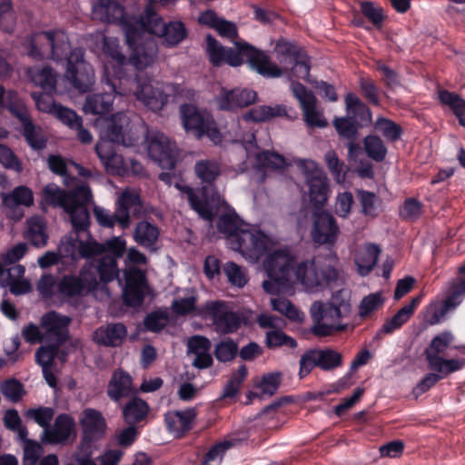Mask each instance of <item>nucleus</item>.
Segmentation results:
<instances>
[{
	"label": "nucleus",
	"instance_id": "f3484780",
	"mask_svg": "<svg viewBox=\"0 0 465 465\" xmlns=\"http://www.w3.org/2000/svg\"><path fill=\"white\" fill-rule=\"evenodd\" d=\"M93 19L108 24H117L125 34V27L135 28L139 18L125 15L124 6L113 0H96L92 6Z\"/></svg>",
	"mask_w": 465,
	"mask_h": 465
},
{
	"label": "nucleus",
	"instance_id": "ea45409f",
	"mask_svg": "<svg viewBox=\"0 0 465 465\" xmlns=\"http://www.w3.org/2000/svg\"><path fill=\"white\" fill-rule=\"evenodd\" d=\"M84 267L92 268L91 272L96 274L97 282H110L115 279H119L118 261L115 258H111L110 255L101 257L96 265L86 264ZM121 282L120 280H118Z\"/></svg>",
	"mask_w": 465,
	"mask_h": 465
},
{
	"label": "nucleus",
	"instance_id": "680f3d73",
	"mask_svg": "<svg viewBox=\"0 0 465 465\" xmlns=\"http://www.w3.org/2000/svg\"><path fill=\"white\" fill-rule=\"evenodd\" d=\"M384 303V299L381 292L371 293L362 298L359 304V315L364 319L370 317L374 312L381 308Z\"/></svg>",
	"mask_w": 465,
	"mask_h": 465
},
{
	"label": "nucleus",
	"instance_id": "49530a36",
	"mask_svg": "<svg viewBox=\"0 0 465 465\" xmlns=\"http://www.w3.org/2000/svg\"><path fill=\"white\" fill-rule=\"evenodd\" d=\"M363 149L367 156L377 163L384 161L388 153L383 141L379 136L372 134H369L363 139Z\"/></svg>",
	"mask_w": 465,
	"mask_h": 465
},
{
	"label": "nucleus",
	"instance_id": "9b49d317",
	"mask_svg": "<svg viewBox=\"0 0 465 465\" xmlns=\"http://www.w3.org/2000/svg\"><path fill=\"white\" fill-rule=\"evenodd\" d=\"M73 230L64 235L58 245L61 258L78 261L92 259L94 253L99 250L97 241L92 236L90 227V214L86 221H71Z\"/></svg>",
	"mask_w": 465,
	"mask_h": 465
},
{
	"label": "nucleus",
	"instance_id": "7c9ffc66",
	"mask_svg": "<svg viewBox=\"0 0 465 465\" xmlns=\"http://www.w3.org/2000/svg\"><path fill=\"white\" fill-rule=\"evenodd\" d=\"M160 237V230L157 225L147 221L138 222L134 229V241L141 247L153 252L157 250L156 244Z\"/></svg>",
	"mask_w": 465,
	"mask_h": 465
},
{
	"label": "nucleus",
	"instance_id": "0eeeda50",
	"mask_svg": "<svg viewBox=\"0 0 465 465\" xmlns=\"http://www.w3.org/2000/svg\"><path fill=\"white\" fill-rule=\"evenodd\" d=\"M134 95L145 107L153 112L161 111L171 100L173 103L180 101H193L195 92L184 83H167L163 87H154L152 80L138 83Z\"/></svg>",
	"mask_w": 465,
	"mask_h": 465
},
{
	"label": "nucleus",
	"instance_id": "e2e57ef3",
	"mask_svg": "<svg viewBox=\"0 0 465 465\" xmlns=\"http://www.w3.org/2000/svg\"><path fill=\"white\" fill-rule=\"evenodd\" d=\"M422 213V203L416 198H406L400 208V217L405 221H416Z\"/></svg>",
	"mask_w": 465,
	"mask_h": 465
},
{
	"label": "nucleus",
	"instance_id": "473e14b6",
	"mask_svg": "<svg viewBox=\"0 0 465 465\" xmlns=\"http://www.w3.org/2000/svg\"><path fill=\"white\" fill-rule=\"evenodd\" d=\"M16 117L23 124V135L29 146L36 151L45 149L47 143V137L41 127L33 124L25 108L16 112Z\"/></svg>",
	"mask_w": 465,
	"mask_h": 465
},
{
	"label": "nucleus",
	"instance_id": "603ef678",
	"mask_svg": "<svg viewBox=\"0 0 465 465\" xmlns=\"http://www.w3.org/2000/svg\"><path fill=\"white\" fill-rule=\"evenodd\" d=\"M265 344L268 349H276L280 347H288L295 349L298 343L294 338L287 335L280 329L269 331L266 332Z\"/></svg>",
	"mask_w": 465,
	"mask_h": 465
},
{
	"label": "nucleus",
	"instance_id": "423d86ee",
	"mask_svg": "<svg viewBox=\"0 0 465 465\" xmlns=\"http://www.w3.org/2000/svg\"><path fill=\"white\" fill-rule=\"evenodd\" d=\"M135 28L125 27V39L132 45L142 33L154 35L163 39V44L168 47H173L180 44L186 36L184 25L180 21L164 23L153 9L152 5L146 6L143 14L135 22Z\"/></svg>",
	"mask_w": 465,
	"mask_h": 465
},
{
	"label": "nucleus",
	"instance_id": "5701e85b",
	"mask_svg": "<svg viewBox=\"0 0 465 465\" xmlns=\"http://www.w3.org/2000/svg\"><path fill=\"white\" fill-rule=\"evenodd\" d=\"M70 322V317L61 315L54 311L44 314L41 319V326L45 331L44 342L58 346L63 344L68 338Z\"/></svg>",
	"mask_w": 465,
	"mask_h": 465
},
{
	"label": "nucleus",
	"instance_id": "c9c22d12",
	"mask_svg": "<svg viewBox=\"0 0 465 465\" xmlns=\"http://www.w3.org/2000/svg\"><path fill=\"white\" fill-rule=\"evenodd\" d=\"M24 237L37 248L45 247L49 238L45 219L40 215L29 217L25 223Z\"/></svg>",
	"mask_w": 465,
	"mask_h": 465
},
{
	"label": "nucleus",
	"instance_id": "a211bd4d",
	"mask_svg": "<svg viewBox=\"0 0 465 465\" xmlns=\"http://www.w3.org/2000/svg\"><path fill=\"white\" fill-rule=\"evenodd\" d=\"M0 197L6 216L15 221H20L25 215L24 208L33 206L35 202L33 191L25 185L16 186L10 193H2Z\"/></svg>",
	"mask_w": 465,
	"mask_h": 465
},
{
	"label": "nucleus",
	"instance_id": "a19ab883",
	"mask_svg": "<svg viewBox=\"0 0 465 465\" xmlns=\"http://www.w3.org/2000/svg\"><path fill=\"white\" fill-rule=\"evenodd\" d=\"M149 411L148 403L134 395L123 406V418L127 424L134 425L144 420Z\"/></svg>",
	"mask_w": 465,
	"mask_h": 465
},
{
	"label": "nucleus",
	"instance_id": "4be33fe9",
	"mask_svg": "<svg viewBox=\"0 0 465 465\" xmlns=\"http://www.w3.org/2000/svg\"><path fill=\"white\" fill-rule=\"evenodd\" d=\"M147 33H142L140 36L132 44H126L133 50L128 59V64H131L137 71H142L151 66L157 59L158 46L152 36L144 37Z\"/></svg>",
	"mask_w": 465,
	"mask_h": 465
},
{
	"label": "nucleus",
	"instance_id": "2f4dec72",
	"mask_svg": "<svg viewBox=\"0 0 465 465\" xmlns=\"http://www.w3.org/2000/svg\"><path fill=\"white\" fill-rule=\"evenodd\" d=\"M347 115L359 128H364L371 124L372 114L355 94L350 93L345 97Z\"/></svg>",
	"mask_w": 465,
	"mask_h": 465
},
{
	"label": "nucleus",
	"instance_id": "09e8293b",
	"mask_svg": "<svg viewBox=\"0 0 465 465\" xmlns=\"http://www.w3.org/2000/svg\"><path fill=\"white\" fill-rule=\"evenodd\" d=\"M175 187L185 197L192 207L200 217L203 218V187L192 188L191 186L176 183Z\"/></svg>",
	"mask_w": 465,
	"mask_h": 465
},
{
	"label": "nucleus",
	"instance_id": "338daca9",
	"mask_svg": "<svg viewBox=\"0 0 465 465\" xmlns=\"http://www.w3.org/2000/svg\"><path fill=\"white\" fill-rule=\"evenodd\" d=\"M275 51L280 56L283 57L284 60L289 59L290 63L305 53L298 45L285 39H280L276 43Z\"/></svg>",
	"mask_w": 465,
	"mask_h": 465
},
{
	"label": "nucleus",
	"instance_id": "4c0bfd02",
	"mask_svg": "<svg viewBox=\"0 0 465 465\" xmlns=\"http://www.w3.org/2000/svg\"><path fill=\"white\" fill-rule=\"evenodd\" d=\"M232 208L213 188L205 186V221L210 223Z\"/></svg>",
	"mask_w": 465,
	"mask_h": 465
},
{
	"label": "nucleus",
	"instance_id": "dca6fc26",
	"mask_svg": "<svg viewBox=\"0 0 465 465\" xmlns=\"http://www.w3.org/2000/svg\"><path fill=\"white\" fill-rule=\"evenodd\" d=\"M130 124L131 121L124 113L119 112L112 114L102 121L100 137L102 140L132 146L135 139L130 135Z\"/></svg>",
	"mask_w": 465,
	"mask_h": 465
},
{
	"label": "nucleus",
	"instance_id": "5fc2aeb1",
	"mask_svg": "<svg viewBox=\"0 0 465 465\" xmlns=\"http://www.w3.org/2000/svg\"><path fill=\"white\" fill-rule=\"evenodd\" d=\"M332 124L341 139L347 141L358 139L360 128L348 116L336 117Z\"/></svg>",
	"mask_w": 465,
	"mask_h": 465
},
{
	"label": "nucleus",
	"instance_id": "cd10ccee",
	"mask_svg": "<svg viewBox=\"0 0 465 465\" xmlns=\"http://www.w3.org/2000/svg\"><path fill=\"white\" fill-rule=\"evenodd\" d=\"M107 396L114 402H120L123 399L131 398L137 394L134 386L133 378L121 369L114 371L107 385Z\"/></svg>",
	"mask_w": 465,
	"mask_h": 465
},
{
	"label": "nucleus",
	"instance_id": "72a5a7b5",
	"mask_svg": "<svg viewBox=\"0 0 465 465\" xmlns=\"http://www.w3.org/2000/svg\"><path fill=\"white\" fill-rule=\"evenodd\" d=\"M420 302L421 295L413 297L408 304L401 307L391 318L385 321L378 334H391L400 330L414 314Z\"/></svg>",
	"mask_w": 465,
	"mask_h": 465
},
{
	"label": "nucleus",
	"instance_id": "f03ea898",
	"mask_svg": "<svg viewBox=\"0 0 465 465\" xmlns=\"http://www.w3.org/2000/svg\"><path fill=\"white\" fill-rule=\"evenodd\" d=\"M27 54L34 59L51 58L54 61L67 59L65 78L81 93L91 89L94 84V70L84 60L81 49L71 51L67 35L62 30L32 34L24 42Z\"/></svg>",
	"mask_w": 465,
	"mask_h": 465
},
{
	"label": "nucleus",
	"instance_id": "f704fd0d",
	"mask_svg": "<svg viewBox=\"0 0 465 465\" xmlns=\"http://www.w3.org/2000/svg\"><path fill=\"white\" fill-rule=\"evenodd\" d=\"M183 126L188 134L201 139L203 136V114L196 106L183 104L180 106Z\"/></svg>",
	"mask_w": 465,
	"mask_h": 465
},
{
	"label": "nucleus",
	"instance_id": "58836bf2",
	"mask_svg": "<svg viewBox=\"0 0 465 465\" xmlns=\"http://www.w3.org/2000/svg\"><path fill=\"white\" fill-rule=\"evenodd\" d=\"M205 26L216 31L223 38L233 40L238 36V29L233 22L219 16L215 11L205 8Z\"/></svg>",
	"mask_w": 465,
	"mask_h": 465
},
{
	"label": "nucleus",
	"instance_id": "774afa93",
	"mask_svg": "<svg viewBox=\"0 0 465 465\" xmlns=\"http://www.w3.org/2000/svg\"><path fill=\"white\" fill-rule=\"evenodd\" d=\"M59 347L60 346L53 343H45L36 351L35 360L42 369L52 367L54 359L58 353Z\"/></svg>",
	"mask_w": 465,
	"mask_h": 465
},
{
	"label": "nucleus",
	"instance_id": "6e6552de",
	"mask_svg": "<svg viewBox=\"0 0 465 465\" xmlns=\"http://www.w3.org/2000/svg\"><path fill=\"white\" fill-rule=\"evenodd\" d=\"M143 209V202L139 192L125 188L115 200L114 213L103 207L94 206V214L97 223L103 227L114 228L118 225L122 230H125L132 223L131 213L139 217Z\"/></svg>",
	"mask_w": 465,
	"mask_h": 465
},
{
	"label": "nucleus",
	"instance_id": "39448f33",
	"mask_svg": "<svg viewBox=\"0 0 465 465\" xmlns=\"http://www.w3.org/2000/svg\"><path fill=\"white\" fill-rule=\"evenodd\" d=\"M43 204L54 208H62L70 221H86L89 215L88 205L93 202V193L89 184L85 182L76 183L70 191L61 189L52 183L46 184L42 191Z\"/></svg>",
	"mask_w": 465,
	"mask_h": 465
},
{
	"label": "nucleus",
	"instance_id": "20e7f679",
	"mask_svg": "<svg viewBox=\"0 0 465 465\" xmlns=\"http://www.w3.org/2000/svg\"><path fill=\"white\" fill-rule=\"evenodd\" d=\"M216 226L230 248L250 261L257 262L270 249L271 240L263 232L241 228V219L233 208L217 218Z\"/></svg>",
	"mask_w": 465,
	"mask_h": 465
},
{
	"label": "nucleus",
	"instance_id": "6ab92c4d",
	"mask_svg": "<svg viewBox=\"0 0 465 465\" xmlns=\"http://www.w3.org/2000/svg\"><path fill=\"white\" fill-rule=\"evenodd\" d=\"M92 268L83 267L79 276L65 275L58 285L59 292L67 297L83 296L96 289L98 282Z\"/></svg>",
	"mask_w": 465,
	"mask_h": 465
},
{
	"label": "nucleus",
	"instance_id": "0e129e2a",
	"mask_svg": "<svg viewBox=\"0 0 465 465\" xmlns=\"http://www.w3.org/2000/svg\"><path fill=\"white\" fill-rule=\"evenodd\" d=\"M247 373L246 366L244 364L240 365L237 371L232 373L225 385L223 396L224 398L234 397L238 393L240 386L246 378Z\"/></svg>",
	"mask_w": 465,
	"mask_h": 465
},
{
	"label": "nucleus",
	"instance_id": "c756f323",
	"mask_svg": "<svg viewBox=\"0 0 465 465\" xmlns=\"http://www.w3.org/2000/svg\"><path fill=\"white\" fill-rule=\"evenodd\" d=\"M80 425L82 434L97 439H102L104 436L107 428L102 412L93 408L84 410L80 418Z\"/></svg>",
	"mask_w": 465,
	"mask_h": 465
},
{
	"label": "nucleus",
	"instance_id": "4d7b16f0",
	"mask_svg": "<svg viewBox=\"0 0 465 465\" xmlns=\"http://www.w3.org/2000/svg\"><path fill=\"white\" fill-rule=\"evenodd\" d=\"M0 391L6 400L14 403L20 401L25 393L22 382L15 378L1 382Z\"/></svg>",
	"mask_w": 465,
	"mask_h": 465
},
{
	"label": "nucleus",
	"instance_id": "393cba45",
	"mask_svg": "<svg viewBox=\"0 0 465 465\" xmlns=\"http://www.w3.org/2000/svg\"><path fill=\"white\" fill-rule=\"evenodd\" d=\"M339 234L340 228L332 214L326 211L313 213L312 238L315 243L333 245Z\"/></svg>",
	"mask_w": 465,
	"mask_h": 465
},
{
	"label": "nucleus",
	"instance_id": "412c9836",
	"mask_svg": "<svg viewBox=\"0 0 465 465\" xmlns=\"http://www.w3.org/2000/svg\"><path fill=\"white\" fill-rule=\"evenodd\" d=\"M257 99L258 94L252 89L242 87L227 89L222 87L215 97V102L222 111L236 112L253 104Z\"/></svg>",
	"mask_w": 465,
	"mask_h": 465
},
{
	"label": "nucleus",
	"instance_id": "7ed1b4c3",
	"mask_svg": "<svg viewBox=\"0 0 465 465\" xmlns=\"http://www.w3.org/2000/svg\"><path fill=\"white\" fill-rule=\"evenodd\" d=\"M206 52L209 61L214 67L226 64L238 67L245 58L249 66L265 78H277L282 74V69L262 50L256 48L247 42L236 44V49L222 45L211 35H205Z\"/></svg>",
	"mask_w": 465,
	"mask_h": 465
},
{
	"label": "nucleus",
	"instance_id": "bb28decb",
	"mask_svg": "<svg viewBox=\"0 0 465 465\" xmlns=\"http://www.w3.org/2000/svg\"><path fill=\"white\" fill-rule=\"evenodd\" d=\"M197 413L194 409L169 411L164 414V422L168 432L175 439L183 438L192 430Z\"/></svg>",
	"mask_w": 465,
	"mask_h": 465
},
{
	"label": "nucleus",
	"instance_id": "8fccbe9b",
	"mask_svg": "<svg viewBox=\"0 0 465 465\" xmlns=\"http://www.w3.org/2000/svg\"><path fill=\"white\" fill-rule=\"evenodd\" d=\"M317 364L322 371H331L342 365V355L331 348L317 349Z\"/></svg>",
	"mask_w": 465,
	"mask_h": 465
},
{
	"label": "nucleus",
	"instance_id": "79ce46f5",
	"mask_svg": "<svg viewBox=\"0 0 465 465\" xmlns=\"http://www.w3.org/2000/svg\"><path fill=\"white\" fill-rule=\"evenodd\" d=\"M114 100L112 93L89 94L84 104V111L93 115L105 114L112 110Z\"/></svg>",
	"mask_w": 465,
	"mask_h": 465
},
{
	"label": "nucleus",
	"instance_id": "f8f14e48",
	"mask_svg": "<svg viewBox=\"0 0 465 465\" xmlns=\"http://www.w3.org/2000/svg\"><path fill=\"white\" fill-rule=\"evenodd\" d=\"M453 341L454 336L450 331H443L433 337L424 351L428 368L430 371L453 373L465 366V359L448 360L440 355L451 345Z\"/></svg>",
	"mask_w": 465,
	"mask_h": 465
},
{
	"label": "nucleus",
	"instance_id": "6e6d98bb",
	"mask_svg": "<svg viewBox=\"0 0 465 465\" xmlns=\"http://www.w3.org/2000/svg\"><path fill=\"white\" fill-rule=\"evenodd\" d=\"M465 295V265L460 268V277L450 290L444 302L447 309L454 308L460 303V298Z\"/></svg>",
	"mask_w": 465,
	"mask_h": 465
},
{
	"label": "nucleus",
	"instance_id": "c85d7f7f",
	"mask_svg": "<svg viewBox=\"0 0 465 465\" xmlns=\"http://www.w3.org/2000/svg\"><path fill=\"white\" fill-rule=\"evenodd\" d=\"M127 328L121 322L108 323L100 326L94 332L95 343L107 347H118L127 337Z\"/></svg>",
	"mask_w": 465,
	"mask_h": 465
},
{
	"label": "nucleus",
	"instance_id": "f257e3e1",
	"mask_svg": "<svg viewBox=\"0 0 465 465\" xmlns=\"http://www.w3.org/2000/svg\"><path fill=\"white\" fill-rule=\"evenodd\" d=\"M263 267L268 280L263 281L262 288L270 294L288 291L297 282L307 290L324 288L338 278L337 270L317 262L314 258L297 262L288 247L279 248L267 255Z\"/></svg>",
	"mask_w": 465,
	"mask_h": 465
},
{
	"label": "nucleus",
	"instance_id": "864d4df0",
	"mask_svg": "<svg viewBox=\"0 0 465 465\" xmlns=\"http://www.w3.org/2000/svg\"><path fill=\"white\" fill-rule=\"evenodd\" d=\"M272 310L284 315L292 322H300L302 320V313L296 306L284 297H276L271 300Z\"/></svg>",
	"mask_w": 465,
	"mask_h": 465
},
{
	"label": "nucleus",
	"instance_id": "37998d69",
	"mask_svg": "<svg viewBox=\"0 0 465 465\" xmlns=\"http://www.w3.org/2000/svg\"><path fill=\"white\" fill-rule=\"evenodd\" d=\"M287 116V108L284 105H260L250 109L242 114L245 122L262 123L269 121L274 117Z\"/></svg>",
	"mask_w": 465,
	"mask_h": 465
},
{
	"label": "nucleus",
	"instance_id": "69168bd1",
	"mask_svg": "<svg viewBox=\"0 0 465 465\" xmlns=\"http://www.w3.org/2000/svg\"><path fill=\"white\" fill-rule=\"evenodd\" d=\"M429 372L424 375V377L418 382V384L413 389V393L418 397L432 387H434L440 381L446 378L450 373L441 372V371H433Z\"/></svg>",
	"mask_w": 465,
	"mask_h": 465
},
{
	"label": "nucleus",
	"instance_id": "a18cd8bd",
	"mask_svg": "<svg viewBox=\"0 0 465 465\" xmlns=\"http://www.w3.org/2000/svg\"><path fill=\"white\" fill-rule=\"evenodd\" d=\"M126 244V240L122 236H114L102 243L97 242L99 250L94 253V257L106 253L118 261L125 252Z\"/></svg>",
	"mask_w": 465,
	"mask_h": 465
},
{
	"label": "nucleus",
	"instance_id": "bf43d9fd",
	"mask_svg": "<svg viewBox=\"0 0 465 465\" xmlns=\"http://www.w3.org/2000/svg\"><path fill=\"white\" fill-rule=\"evenodd\" d=\"M238 355V342L228 338L215 345L214 356L221 362L232 361Z\"/></svg>",
	"mask_w": 465,
	"mask_h": 465
},
{
	"label": "nucleus",
	"instance_id": "de8ad7c7",
	"mask_svg": "<svg viewBox=\"0 0 465 465\" xmlns=\"http://www.w3.org/2000/svg\"><path fill=\"white\" fill-rule=\"evenodd\" d=\"M380 253L381 249L377 244L371 243L366 247L365 252L356 260L361 275H367L373 270L377 264Z\"/></svg>",
	"mask_w": 465,
	"mask_h": 465
},
{
	"label": "nucleus",
	"instance_id": "aec40b11",
	"mask_svg": "<svg viewBox=\"0 0 465 465\" xmlns=\"http://www.w3.org/2000/svg\"><path fill=\"white\" fill-rule=\"evenodd\" d=\"M124 285L123 288L124 302L127 306H140L144 300L146 288L145 272L130 266L124 270Z\"/></svg>",
	"mask_w": 465,
	"mask_h": 465
},
{
	"label": "nucleus",
	"instance_id": "3c124183",
	"mask_svg": "<svg viewBox=\"0 0 465 465\" xmlns=\"http://www.w3.org/2000/svg\"><path fill=\"white\" fill-rule=\"evenodd\" d=\"M357 196L361 203V212L365 216L377 217L381 199L372 192L358 190Z\"/></svg>",
	"mask_w": 465,
	"mask_h": 465
},
{
	"label": "nucleus",
	"instance_id": "1a4fd4ad",
	"mask_svg": "<svg viewBox=\"0 0 465 465\" xmlns=\"http://www.w3.org/2000/svg\"><path fill=\"white\" fill-rule=\"evenodd\" d=\"M103 52L112 58V64L105 66L107 84L119 95H127L139 80L126 72L128 59L123 54L117 38L104 36Z\"/></svg>",
	"mask_w": 465,
	"mask_h": 465
},
{
	"label": "nucleus",
	"instance_id": "ddd939ff",
	"mask_svg": "<svg viewBox=\"0 0 465 465\" xmlns=\"http://www.w3.org/2000/svg\"><path fill=\"white\" fill-rule=\"evenodd\" d=\"M148 155L165 170L172 171L178 159L177 147L163 133L149 131L145 136Z\"/></svg>",
	"mask_w": 465,
	"mask_h": 465
},
{
	"label": "nucleus",
	"instance_id": "c03bdc74",
	"mask_svg": "<svg viewBox=\"0 0 465 465\" xmlns=\"http://www.w3.org/2000/svg\"><path fill=\"white\" fill-rule=\"evenodd\" d=\"M440 102L448 105L454 115L458 118L459 124L465 126V100L456 93L448 90L439 92Z\"/></svg>",
	"mask_w": 465,
	"mask_h": 465
},
{
	"label": "nucleus",
	"instance_id": "9d476101",
	"mask_svg": "<svg viewBox=\"0 0 465 465\" xmlns=\"http://www.w3.org/2000/svg\"><path fill=\"white\" fill-rule=\"evenodd\" d=\"M351 308V303L344 301L339 305L322 301L314 302L310 310L313 320L312 333L317 337H326L346 331L348 324L342 323L341 320L350 314Z\"/></svg>",
	"mask_w": 465,
	"mask_h": 465
},
{
	"label": "nucleus",
	"instance_id": "13d9d810",
	"mask_svg": "<svg viewBox=\"0 0 465 465\" xmlns=\"http://www.w3.org/2000/svg\"><path fill=\"white\" fill-rule=\"evenodd\" d=\"M374 127L390 142L400 140L402 134L401 126L388 118L379 117Z\"/></svg>",
	"mask_w": 465,
	"mask_h": 465
},
{
	"label": "nucleus",
	"instance_id": "2eb2a0df",
	"mask_svg": "<svg viewBox=\"0 0 465 465\" xmlns=\"http://www.w3.org/2000/svg\"><path fill=\"white\" fill-rule=\"evenodd\" d=\"M299 165L305 173L310 202L316 209L322 207L328 199L329 192L326 174L313 161L302 160Z\"/></svg>",
	"mask_w": 465,
	"mask_h": 465
},
{
	"label": "nucleus",
	"instance_id": "052dcab7",
	"mask_svg": "<svg viewBox=\"0 0 465 465\" xmlns=\"http://www.w3.org/2000/svg\"><path fill=\"white\" fill-rule=\"evenodd\" d=\"M360 6L363 17L367 18L375 28L381 29L385 19L382 8L371 1L361 2Z\"/></svg>",
	"mask_w": 465,
	"mask_h": 465
},
{
	"label": "nucleus",
	"instance_id": "a878e982",
	"mask_svg": "<svg viewBox=\"0 0 465 465\" xmlns=\"http://www.w3.org/2000/svg\"><path fill=\"white\" fill-rule=\"evenodd\" d=\"M72 437H75V421L66 413L57 415L53 426L43 432V440L48 444H65Z\"/></svg>",
	"mask_w": 465,
	"mask_h": 465
},
{
	"label": "nucleus",
	"instance_id": "e433bc0d",
	"mask_svg": "<svg viewBox=\"0 0 465 465\" xmlns=\"http://www.w3.org/2000/svg\"><path fill=\"white\" fill-rule=\"evenodd\" d=\"M26 74L31 82L49 93L56 92V84L59 75L50 66H35L28 68Z\"/></svg>",
	"mask_w": 465,
	"mask_h": 465
},
{
	"label": "nucleus",
	"instance_id": "b1692460",
	"mask_svg": "<svg viewBox=\"0 0 465 465\" xmlns=\"http://www.w3.org/2000/svg\"><path fill=\"white\" fill-rule=\"evenodd\" d=\"M292 90L293 95L301 104L307 125L321 128L327 126L326 120L322 117V114L316 110L317 98L314 94L299 82L292 83Z\"/></svg>",
	"mask_w": 465,
	"mask_h": 465
},
{
	"label": "nucleus",
	"instance_id": "4468645a",
	"mask_svg": "<svg viewBox=\"0 0 465 465\" xmlns=\"http://www.w3.org/2000/svg\"><path fill=\"white\" fill-rule=\"evenodd\" d=\"M205 312L212 314L214 331L222 335L234 333L246 324L242 313L228 310L223 302L205 303Z\"/></svg>",
	"mask_w": 465,
	"mask_h": 465
}]
</instances>
